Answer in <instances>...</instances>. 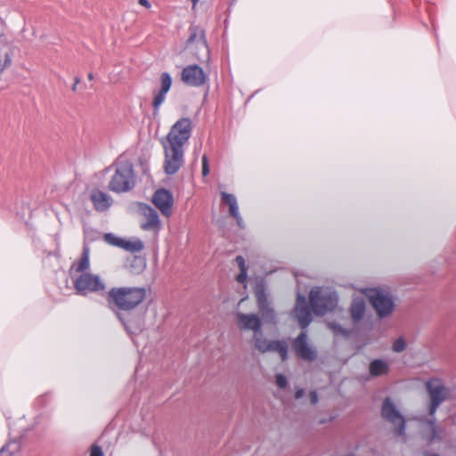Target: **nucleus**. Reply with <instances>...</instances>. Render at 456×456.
I'll list each match as a JSON object with an SVG mask.
<instances>
[{"mask_svg": "<svg viewBox=\"0 0 456 456\" xmlns=\"http://www.w3.org/2000/svg\"><path fill=\"white\" fill-rule=\"evenodd\" d=\"M425 387L428 388V381L425 382Z\"/></svg>", "mask_w": 456, "mask_h": 456, "instance_id": "09e8293b", "label": "nucleus"}, {"mask_svg": "<svg viewBox=\"0 0 456 456\" xmlns=\"http://www.w3.org/2000/svg\"><path fill=\"white\" fill-rule=\"evenodd\" d=\"M192 133V122L190 118H179L167 135V143L183 147L188 142Z\"/></svg>", "mask_w": 456, "mask_h": 456, "instance_id": "6e6552de", "label": "nucleus"}, {"mask_svg": "<svg viewBox=\"0 0 456 456\" xmlns=\"http://www.w3.org/2000/svg\"><path fill=\"white\" fill-rule=\"evenodd\" d=\"M208 79L204 69L198 64L185 66L181 73V80L189 86L200 87Z\"/></svg>", "mask_w": 456, "mask_h": 456, "instance_id": "f8f14e48", "label": "nucleus"}, {"mask_svg": "<svg viewBox=\"0 0 456 456\" xmlns=\"http://www.w3.org/2000/svg\"><path fill=\"white\" fill-rule=\"evenodd\" d=\"M209 174V166L208 157L204 155L202 157V175L206 176Z\"/></svg>", "mask_w": 456, "mask_h": 456, "instance_id": "c9c22d12", "label": "nucleus"}, {"mask_svg": "<svg viewBox=\"0 0 456 456\" xmlns=\"http://www.w3.org/2000/svg\"><path fill=\"white\" fill-rule=\"evenodd\" d=\"M144 244L140 239H136L135 240H124L122 248L131 252L137 253L143 249Z\"/></svg>", "mask_w": 456, "mask_h": 456, "instance_id": "cd10ccee", "label": "nucleus"}, {"mask_svg": "<svg viewBox=\"0 0 456 456\" xmlns=\"http://www.w3.org/2000/svg\"><path fill=\"white\" fill-rule=\"evenodd\" d=\"M90 246L83 243L82 254L78 262L73 263L70 271L75 270L77 273H84L90 267Z\"/></svg>", "mask_w": 456, "mask_h": 456, "instance_id": "aec40b11", "label": "nucleus"}, {"mask_svg": "<svg viewBox=\"0 0 456 456\" xmlns=\"http://www.w3.org/2000/svg\"><path fill=\"white\" fill-rule=\"evenodd\" d=\"M221 202L222 204L227 205L229 207L230 215H236V212L239 211L238 201L234 194L222 191Z\"/></svg>", "mask_w": 456, "mask_h": 456, "instance_id": "393cba45", "label": "nucleus"}, {"mask_svg": "<svg viewBox=\"0 0 456 456\" xmlns=\"http://www.w3.org/2000/svg\"><path fill=\"white\" fill-rule=\"evenodd\" d=\"M406 347L407 343L403 337L396 338L392 345V350L395 353H402L406 349Z\"/></svg>", "mask_w": 456, "mask_h": 456, "instance_id": "2f4dec72", "label": "nucleus"}, {"mask_svg": "<svg viewBox=\"0 0 456 456\" xmlns=\"http://www.w3.org/2000/svg\"><path fill=\"white\" fill-rule=\"evenodd\" d=\"M135 184L134 165L124 161L117 165L115 173L109 183V190L117 193L132 190Z\"/></svg>", "mask_w": 456, "mask_h": 456, "instance_id": "7ed1b4c3", "label": "nucleus"}, {"mask_svg": "<svg viewBox=\"0 0 456 456\" xmlns=\"http://www.w3.org/2000/svg\"><path fill=\"white\" fill-rule=\"evenodd\" d=\"M390 366L383 359H374L369 364V373L371 377H380L388 374Z\"/></svg>", "mask_w": 456, "mask_h": 456, "instance_id": "4be33fe9", "label": "nucleus"}, {"mask_svg": "<svg viewBox=\"0 0 456 456\" xmlns=\"http://www.w3.org/2000/svg\"><path fill=\"white\" fill-rule=\"evenodd\" d=\"M90 456H104L102 447L97 444H93L90 448Z\"/></svg>", "mask_w": 456, "mask_h": 456, "instance_id": "f704fd0d", "label": "nucleus"}, {"mask_svg": "<svg viewBox=\"0 0 456 456\" xmlns=\"http://www.w3.org/2000/svg\"><path fill=\"white\" fill-rule=\"evenodd\" d=\"M165 151L164 170L168 175H173L178 172L183 165L184 151L183 147L170 145L163 142Z\"/></svg>", "mask_w": 456, "mask_h": 456, "instance_id": "9d476101", "label": "nucleus"}, {"mask_svg": "<svg viewBox=\"0 0 456 456\" xmlns=\"http://www.w3.org/2000/svg\"><path fill=\"white\" fill-rule=\"evenodd\" d=\"M262 320L256 314H237V326L240 330L253 331L254 348L261 354L268 352H276L279 354L281 361H286L288 355V344L285 340L276 339L269 340L265 338L262 331Z\"/></svg>", "mask_w": 456, "mask_h": 456, "instance_id": "f03ea898", "label": "nucleus"}, {"mask_svg": "<svg viewBox=\"0 0 456 456\" xmlns=\"http://www.w3.org/2000/svg\"><path fill=\"white\" fill-rule=\"evenodd\" d=\"M103 238L108 244L122 248L124 239L117 237L113 233H105Z\"/></svg>", "mask_w": 456, "mask_h": 456, "instance_id": "7c9ffc66", "label": "nucleus"}, {"mask_svg": "<svg viewBox=\"0 0 456 456\" xmlns=\"http://www.w3.org/2000/svg\"><path fill=\"white\" fill-rule=\"evenodd\" d=\"M235 262L240 268V273L236 277V281L239 283H244L248 279V266L246 265L245 259L242 256H237Z\"/></svg>", "mask_w": 456, "mask_h": 456, "instance_id": "bb28decb", "label": "nucleus"}, {"mask_svg": "<svg viewBox=\"0 0 456 456\" xmlns=\"http://www.w3.org/2000/svg\"><path fill=\"white\" fill-rule=\"evenodd\" d=\"M196 57H197L198 60L202 61L201 57L200 55H198L197 53H196Z\"/></svg>", "mask_w": 456, "mask_h": 456, "instance_id": "a18cd8bd", "label": "nucleus"}, {"mask_svg": "<svg viewBox=\"0 0 456 456\" xmlns=\"http://www.w3.org/2000/svg\"><path fill=\"white\" fill-rule=\"evenodd\" d=\"M88 79H89V80H93V79H94V75H93V73H89V74H88Z\"/></svg>", "mask_w": 456, "mask_h": 456, "instance_id": "c03bdc74", "label": "nucleus"}, {"mask_svg": "<svg viewBox=\"0 0 456 456\" xmlns=\"http://www.w3.org/2000/svg\"><path fill=\"white\" fill-rule=\"evenodd\" d=\"M146 221L141 224V228L144 231L159 230L160 220L158 212L150 206L144 210Z\"/></svg>", "mask_w": 456, "mask_h": 456, "instance_id": "6ab92c4d", "label": "nucleus"}, {"mask_svg": "<svg viewBox=\"0 0 456 456\" xmlns=\"http://www.w3.org/2000/svg\"><path fill=\"white\" fill-rule=\"evenodd\" d=\"M149 289L145 287H113L106 300L116 317L129 333L141 331L143 327V315L147 307L138 314V309L146 300Z\"/></svg>", "mask_w": 456, "mask_h": 456, "instance_id": "f257e3e1", "label": "nucleus"}, {"mask_svg": "<svg viewBox=\"0 0 456 456\" xmlns=\"http://www.w3.org/2000/svg\"><path fill=\"white\" fill-rule=\"evenodd\" d=\"M73 284L77 294L81 296L102 292L106 289V285L101 277L91 273H81L74 280Z\"/></svg>", "mask_w": 456, "mask_h": 456, "instance_id": "1a4fd4ad", "label": "nucleus"}, {"mask_svg": "<svg viewBox=\"0 0 456 456\" xmlns=\"http://www.w3.org/2000/svg\"><path fill=\"white\" fill-rule=\"evenodd\" d=\"M191 1L195 4L199 0H191Z\"/></svg>", "mask_w": 456, "mask_h": 456, "instance_id": "de8ad7c7", "label": "nucleus"}, {"mask_svg": "<svg viewBox=\"0 0 456 456\" xmlns=\"http://www.w3.org/2000/svg\"><path fill=\"white\" fill-rule=\"evenodd\" d=\"M366 304L362 297H355L353 299L349 312L354 322H360L365 314Z\"/></svg>", "mask_w": 456, "mask_h": 456, "instance_id": "412c9836", "label": "nucleus"}, {"mask_svg": "<svg viewBox=\"0 0 456 456\" xmlns=\"http://www.w3.org/2000/svg\"><path fill=\"white\" fill-rule=\"evenodd\" d=\"M90 198L94 209L98 212H103L110 207L111 198L100 190H94Z\"/></svg>", "mask_w": 456, "mask_h": 456, "instance_id": "a211bd4d", "label": "nucleus"}, {"mask_svg": "<svg viewBox=\"0 0 456 456\" xmlns=\"http://www.w3.org/2000/svg\"><path fill=\"white\" fill-rule=\"evenodd\" d=\"M309 299L313 312L317 316H322L332 312L338 305V297L336 292H322L320 288L312 289Z\"/></svg>", "mask_w": 456, "mask_h": 456, "instance_id": "423d86ee", "label": "nucleus"}, {"mask_svg": "<svg viewBox=\"0 0 456 456\" xmlns=\"http://www.w3.org/2000/svg\"><path fill=\"white\" fill-rule=\"evenodd\" d=\"M189 37L185 42V47L189 48L191 45H196L205 51L207 61L209 60L210 51L206 37V30L199 25L191 24L189 27Z\"/></svg>", "mask_w": 456, "mask_h": 456, "instance_id": "ddd939ff", "label": "nucleus"}, {"mask_svg": "<svg viewBox=\"0 0 456 456\" xmlns=\"http://www.w3.org/2000/svg\"><path fill=\"white\" fill-rule=\"evenodd\" d=\"M446 431L436 424L433 417H429V443L433 441H444Z\"/></svg>", "mask_w": 456, "mask_h": 456, "instance_id": "b1692460", "label": "nucleus"}, {"mask_svg": "<svg viewBox=\"0 0 456 456\" xmlns=\"http://www.w3.org/2000/svg\"><path fill=\"white\" fill-rule=\"evenodd\" d=\"M304 307H312L311 301L309 300V303H308V301L306 300V297L305 296L298 294L297 297V301H296L294 309H299V308H304Z\"/></svg>", "mask_w": 456, "mask_h": 456, "instance_id": "473e14b6", "label": "nucleus"}, {"mask_svg": "<svg viewBox=\"0 0 456 456\" xmlns=\"http://www.w3.org/2000/svg\"><path fill=\"white\" fill-rule=\"evenodd\" d=\"M452 397V388L446 385L444 379L429 378V417H433L438 407Z\"/></svg>", "mask_w": 456, "mask_h": 456, "instance_id": "39448f33", "label": "nucleus"}, {"mask_svg": "<svg viewBox=\"0 0 456 456\" xmlns=\"http://www.w3.org/2000/svg\"><path fill=\"white\" fill-rule=\"evenodd\" d=\"M275 382L279 388H285L288 386V380L285 375L283 374H277L275 376Z\"/></svg>", "mask_w": 456, "mask_h": 456, "instance_id": "72a5a7b5", "label": "nucleus"}, {"mask_svg": "<svg viewBox=\"0 0 456 456\" xmlns=\"http://www.w3.org/2000/svg\"><path fill=\"white\" fill-rule=\"evenodd\" d=\"M79 82H80V78H79V77H75V82H74V84H73V85H72V86H71V90H72L73 92H75V91L77 90V85L79 84Z\"/></svg>", "mask_w": 456, "mask_h": 456, "instance_id": "79ce46f5", "label": "nucleus"}, {"mask_svg": "<svg viewBox=\"0 0 456 456\" xmlns=\"http://www.w3.org/2000/svg\"><path fill=\"white\" fill-rule=\"evenodd\" d=\"M309 398L311 404L314 405L318 403V394L315 390H312L309 393Z\"/></svg>", "mask_w": 456, "mask_h": 456, "instance_id": "4c0bfd02", "label": "nucleus"}, {"mask_svg": "<svg viewBox=\"0 0 456 456\" xmlns=\"http://www.w3.org/2000/svg\"><path fill=\"white\" fill-rule=\"evenodd\" d=\"M366 297L380 320L392 315L395 307L393 295L379 288H372L367 289Z\"/></svg>", "mask_w": 456, "mask_h": 456, "instance_id": "20e7f679", "label": "nucleus"}, {"mask_svg": "<svg viewBox=\"0 0 456 456\" xmlns=\"http://www.w3.org/2000/svg\"><path fill=\"white\" fill-rule=\"evenodd\" d=\"M292 347L296 354L305 361L313 362L317 358L316 350L307 342V334L301 331L300 334L292 341Z\"/></svg>", "mask_w": 456, "mask_h": 456, "instance_id": "4468645a", "label": "nucleus"}, {"mask_svg": "<svg viewBox=\"0 0 456 456\" xmlns=\"http://www.w3.org/2000/svg\"><path fill=\"white\" fill-rule=\"evenodd\" d=\"M138 3L141 5L146 7V8H150L151 7V4H150V2L148 0H138Z\"/></svg>", "mask_w": 456, "mask_h": 456, "instance_id": "a19ab883", "label": "nucleus"}, {"mask_svg": "<svg viewBox=\"0 0 456 456\" xmlns=\"http://www.w3.org/2000/svg\"><path fill=\"white\" fill-rule=\"evenodd\" d=\"M11 62V59L9 57L8 54H6V58H5V61H4V65H6L7 63H10Z\"/></svg>", "mask_w": 456, "mask_h": 456, "instance_id": "37998d69", "label": "nucleus"}, {"mask_svg": "<svg viewBox=\"0 0 456 456\" xmlns=\"http://www.w3.org/2000/svg\"><path fill=\"white\" fill-rule=\"evenodd\" d=\"M101 237V233L93 228L86 229L84 231V241L86 245H89L90 242L95 241L99 240Z\"/></svg>", "mask_w": 456, "mask_h": 456, "instance_id": "c756f323", "label": "nucleus"}, {"mask_svg": "<svg viewBox=\"0 0 456 456\" xmlns=\"http://www.w3.org/2000/svg\"><path fill=\"white\" fill-rule=\"evenodd\" d=\"M411 456H428V449L422 447L420 450L414 451Z\"/></svg>", "mask_w": 456, "mask_h": 456, "instance_id": "58836bf2", "label": "nucleus"}, {"mask_svg": "<svg viewBox=\"0 0 456 456\" xmlns=\"http://www.w3.org/2000/svg\"><path fill=\"white\" fill-rule=\"evenodd\" d=\"M152 202L165 216H169L173 208V194L167 189H159L155 191Z\"/></svg>", "mask_w": 456, "mask_h": 456, "instance_id": "2eb2a0df", "label": "nucleus"}, {"mask_svg": "<svg viewBox=\"0 0 456 456\" xmlns=\"http://www.w3.org/2000/svg\"><path fill=\"white\" fill-rule=\"evenodd\" d=\"M429 456H439V455L436 454V453H429Z\"/></svg>", "mask_w": 456, "mask_h": 456, "instance_id": "49530a36", "label": "nucleus"}, {"mask_svg": "<svg viewBox=\"0 0 456 456\" xmlns=\"http://www.w3.org/2000/svg\"><path fill=\"white\" fill-rule=\"evenodd\" d=\"M20 451V443L11 440L0 449V456H14Z\"/></svg>", "mask_w": 456, "mask_h": 456, "instance_id": "a878e982", "label": "nucleus"}, {"mask_svg": "<svg viewBox=\"0 0 456 456\" xmlns=\"http://www.w3.org/2000/svg\"><path fill=\"white\" fill-rule=\"evenodd\" d=\"M381 417L394 426L395 434L397 436L405 435V418L396 408L390 397H386L383 400L381 406Z\"/></svg>", "mask_w": 456, "mask_h": 456, "instance_id": "0eeeda50", "label": "nucleus"}, {"mask_svg": "<svg viewBox=\"0 0 456 456\" xmlns=\"http://www.w3.org/2000/svg\"><path fill=\"white\" fill-rule=\"evenodd\" d=\"M172 86V77L168 72H163L160 75V88L154 93L152 100V108L154 114H158L161 104L166 99L167 94Z\"/></svg>", "mask_w": 456, "mask_h": 456, "instance_id": "dca6fc26", "label": "nucleus"}, {"mask_svg": "<svg viewBox=\"0 0 456 456\" xmlns=\"http://www.w3.org/2000/svg\"><path fill=\"white\" fill-rule=\"evenodd\" d=\"M305 395V389L303 388H298L296 393H295V398L296 399H300L301 397H303V395Z\"/></svg>", "mask_w": 456, "mask_h": 456, "instance_id": "ea45409f", "label": "nucleus"}, {"mask_svg": "<svg viewBox=\"0 0 456 456\" xmlns=\"http://www.w3.org/2000/svg\"><path fill=\"white\" fill-rule=\"evenodd\" d=\"M328 326L335 336H342L347 338L352 333L350 330L344 328L342 325L337 322H329Z\"/></svg>", "mask_w": 456, "mask_h": 456, "instance_id": "c85d7f7f", "label": "nucleus"}, {"mask_svg": "<svg viewBox=\"0 0 456 456\" xmlns=\"http://www.w3.org/2000/svg\"><path fill=\"white\" fill-rule=\"evenodd\" d=\"M230 216L236 220V224L240 229L245 228V224L239 211L236 212V215L233 214Z\"/></svg>", "mask_w": 456, "mask_h": 456, "instance_id": "e433bc0d", "label": "nucleus"}, {"mask_svg": "<svg viewBox=\"0 0 456 456\" xmlns=\"http://www.w3.org/2000/svg\"><path fill=\"white\" fill-rule=\"evenodd\" d=\"M295 317L298 322L301 329H306L312 322V307H304L299 309H294Z\"/></svg>", "mask_w": 456, "mask_h": 456, "instance_id": "5701e85b", "label": "nucleus"}, {"mask_svg": "<svg viewBox=\"0 0 456 456\" xmlns=\"http://www.w3.org/2000/svg\"><path fill=\"white\" fill-rule=\"evenodd\" d=\"M172 86V77L168 72H163L160 75V88L154 93L152 100V108L154 114H158L161 104L166 99L167 94Z\"/></svg>", "mask_w": 456, "mask_h": 456, "instance_id": "f3484780", "label": "nucleus"}, {"mask_svg": "<svg viewBox=\"0 0 456 456\" xmlns=\"http://www.w3.org/2000/svg\"><path fill=\"white\" fill-rule=\"evenodd\" d=\"M256 297L259 317L262 320V323L265 322L276 325L278 322L277 314L272 307L264 288L257 289L256 290Z\"/></svg>", "mask_w": 456, "mask_h": 456, "instance_id": "9b49d317", "label": "nucleus"}]
</instances>
